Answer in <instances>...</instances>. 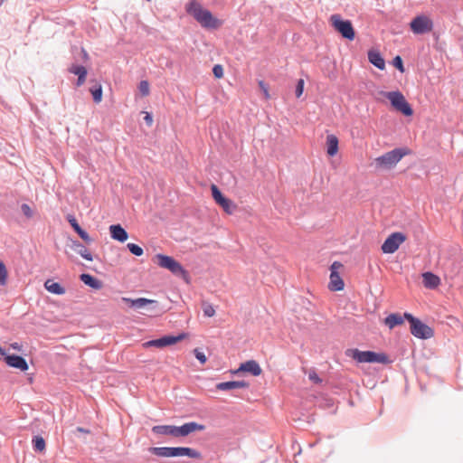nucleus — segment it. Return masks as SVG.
Segmentation results:
<instances>
[{
    "mask_svg": "<svg viewBox=\"0 0 463 463\" xmlns=\"http://www.w3.org/2000/svg\"><path fill=\"white\" fill-rule=\"evenodd\" d=\"M186 12L204 28L216 29L221 24L219 19L215 18L209 10L203 8L196 0L189 1Z\"/></svg>",
    "mask_w": 463,
    "mask_h": 463,
    "instance_id": "1",
    "label": "nucleus"
},
{
    "mask_svg": "<svg viewBox=\"0 0 463 463\" xmlns=\"http://www.w3.org/2000/svg\"><path fill=\"white\" fill-rule=\"evenodd\" d=\"M345 354L359 364H389L392 362L386 354L371 350L361 351L357 348L347 349Z\"/></svg>",
    "mask_w": 463,
    "mask_h": 463,
    "instance_id": "2",
    "label": "nucleus"
},
{
    "mask_svg": "<svg viewBox=\"0 0 463 463\" xmlns=\"http://www.w3.org/2000/svg\"><path fill=\"white\" fill-rule=\"evenodd\" d=\"M149 451L157 457L176 458L188 457L191 458H202L200 451L189 447H151Z\"/></svg>",
    "mask_w": 463,
    "mask_h": 463,
    "instance_id": "3",
    "label": "nucleus"
},
{
    "mask_svg": "<svg viewBox=\"0 0 463 463\" xmlns=\"http://www.w3.org/2000/svg\"><path fill=\"white\" fill-rule=\"evenodd\" d=\"M380 94L390 100L391 106L405 117L413 115V109L400 90L380 91Z\"/></svg>",
    "mask_w": 463,
    "mask_h": 463,
    "instance_id": "4",
    "label": "nucleus"
},
{
    "mask_svg": "<svg viewBox=\"0 0 463 463\" xmlns=\"http://www.w3.org/2000/svg\"><path fill=\"white\" fill-rule=\"evenodd\" d=\"M404 317L409 322L411 334L414 337L427 340L434 335V330L412 314L404 312Z\"/></svg>",
    "mask_w": 463,
    "mask_h": 463,
    "instance_id": "5",
    "label": "nucleus"
},
{
    "mask_svg": "<svg viewBox=\"0 0 463 463\" xmlns=\"http://www.w3.org/2000/svg\"><path fill=\"white\" fill-rule=\"evenodd\" d=\"M411 150L407 147H396L375 159L376 165L384 169L394 167L403 156L409 155Z\"/></svg>",
    "mask_w": 463,
    "mask_h": 463,
    "instance_id": "6",
    "label": "nucleus"
},
{
    "mask_svg": "<svg viewBox=\"0 0 463 463\" xmlns=\"http://www.w3.org/2000/svg\"><path fill=\"white\" fill-rule=\"evenodd\" d=\"M334 29L341 34L344 39L353 41L355 38V31L350 20L343 19L340 14H332L330 17Z\"/></svg>",
    "mask_w": 463,
    "mask_h": 463,
    "instance_id": "7",
    "label": "nucleus"
},
{
    "mask_svg": "<svg viewBox=\"0 0 463 463\" xmlns=\"http://www.w3.org/2000/svg\"><path fill=\"white\" fill-rule=\"evenodd\" d=\"M157 259V264L167 270H169L172 274L175 276H180L184 279L188 277L187 271L184 269L180 262H178L175 259L171 256L158 253L156 255Z\"/></svg>",
    "mask_w": 463,
    "mask_h": 463,
    "instance_id": "8",
    "label": "nucleus"
},
{
    "mask_svg": "<svg viewBox=\"0 0 463 463\" xmlns=\"http://www.w3.org/2000/svg\"><path fill=\"white\" fill-rule=\"evenodd\" d=\"M186 336H187V335L185 333H180L176 335H165L159 338L146 341L143 344V345L146 348H148V347L163 348L165 346L175 345L176 343L184 340Z\"/></svg>",
    "mask_w": 463,
    "mask_h": 463,
    "instance_id": "9",
    "label": "nucleus"
},
{
    "mask_svg": "<svg viewBox=\"0 0 463 463\" xmlns=\"http://www.w3.org/2000/svg\"><path fill=\"white\" fill-rule=\"evenodd\" d=\"M433 21L425 14L416 15L410 23V29L414 34H425L433 29Z\"/></svg>",
    "mask_w": 463,
    "mask_h": 463,
    "instance_id": "10",
    "label": "nucleus"
},
{
    "mask_svg": "<svg viewBox=\"0 0 463 463\" xmlns=\"http://www.w3.org/2000/svg\"><path fill=\"white\" fill-rule=\"evenodd\" d=\"M406 241V235L401 232L391 233L383 241L381 250L385 254L394 253L400 245Z\"/></svg>",
    "mask_w": 463,
    "mask_h": 463,
    "instance_id": "11",
    "label": "nucleus"
},
{
    "mask_svg": "<svg viewBox=\"0 0 463 463\" xmlns=\"http://www.w3.org/2000/svg\"><path fill=\"white\" fill-rule=\"evenodd\" d=\"M211 192L215 203L219 204L227 213H232L236 208V205L233 203V202L227 198L215 184H212Z\"/></svg>",
    "mask_w": 463,
    "mask_h": 463,
    "instance_id": "12",
    "label": "nucleus"
},
{
    "mask_svg": "<svg viewBox=\"0 0 463 463\" xmlns=\"http://www.w3.org/2000/svg\"><path fill=\"white\" fill-rule=\"evenodd\" d=\"M4 361L9 367L20 369L21 371H26L29 368L26 360L23 356L15 354H6L5 357H4Z\"/></svg>",
    "mask_w": 463,
    "mask_h": 463,
    "instance_id": "13",
    "label": "nucleus"
},
{
    "mask_svg": "<svg viewBox=\"0 0 463 463\" xmlns=\"http://www.w3.org/2000/svg\"><path fill=\"white\" fill-rule=\"evenodd\" d=\"M66 220L71 224L73 231L80 236L81 240H83L86 243H90L92 241V239L90 238L89 233L80 227L73 214H67Z\"/></svg>",
    "mask_w": 463,
    "mask_h": 463,
    "instance_id": "14",
    "label": "nucleus"
},
{
    "mask_svg": "<svg viewBox=\"0 0 463 463\" xmlns=\"http://www.w3.org/2000/svg\"><path fill=\"white\" fill-rule=\"evenodd\" d=\"M109 234H110L111 239H113L118 242L123 243L128 239V232L119 223L111 224L109 227Z\"/></svg>",
    "mask_w": 463,
    "mask_h": 463,
    "instance_id": "15",
    "label": "nucleus"
},
{
    "mask_svg": "<svg viewBox=\"0 0 463 463\" xmlns=\"http://www.w3.org/2000/svg\"><path fill=\"white\" fill-rule=\"evenodd\" d=\"M179 437H186L194 431H202L205 430V425L197 423L195 421L185 422L178 426Z\"/></svg>",
    "mask_w": 463,
    "mask_h": 463,
    "instance_id": "16",
    "label": "nucleus"
},
{
    "mask_svg": "<svg viewBox=\"0 0 463 463\" xmlns=\"http://www.w3.org/2000/svg\"><path fill=\"white\" fill-rule=\"evenodd\" d=\"M250 383L246 381H228L222 382L216 384V389L219 391H231L234 389H247Z\"/></svg>",
    "mask_w": 463,
    "mask_h": 463,
    "instance_id": "17",
    "label": "nucleus"
},
{
    "mask_svg": "<svg viewBox=\"0 0 463 463\" xmlns=\"http://www.w3.org/2000/svg\"><path fill=\"white\" fill-rule=\"evenodd\" d=\"M122 300L128 304L130 307H133L135 309L143 308L148 305H155L157 306V301L154 299H148L146 298H123Z\"/></svg>",
    "mask_w": 463,
    "mask_h": 463,
    "instance_id": "18",
    "label": "nucleus"
},
{
    "mask_svg": "<svg viewBox=\"0 0 463 463\" xmlns=\"http://www.w3.org/2000/svg\"><path fill=\"white\" fill-rule=\"evenodd\" d=\"M69 72L77 75L78 79L76 81V86L80 87L81 86L85 80L88 74V71L85 66L81 64H71V67L68 69Z\"/></svg>",
    "mask_w": 463,
    "mask_h": 463,
    "instance_id": "19",
    "label": "nucleus"
},
{
    "mask_svg": "<svg viewBox=\"0 0 463 463\" xmlns=\"http://www.w3.org/2000/svg\"><path fill=\"white\" fill-rule=\"evenodd\" d=\"M152 432L157 435L179 437L178 426L175 425H156L152 428Z\"/></svg>",
    "mask_w": 463,
    "mask_h": 463,
    "instance_id": "20",
    "label": "nucleus"
},
{
    "mask_svg": "<svg viewBox=\"0 0 463 463\" xmlns=\"http://www.w3.org/2000/svg\"><path fill=\"white\" fill-rule=\"evenodd\" d=\"M368 61L377 69L383 71L385 69V61L379 51L371 49L367 53Z\"/></svg>",
    "mask_w": 463,
    "mask_h": 463,
    "instance_id": "21",
    "label": "nucleus"
},
{
    "mask_svg": "<svg viewBox=\"0 0 463 463\" xmlns=\"http://www.w3.org/2000/svg\"><path fill=\"white\" fill-rule=\"evenodd\" d=\"M241 370L248 373L252 376H259L262 373V369L255 360H248L241 364Z\"/></svg>",
    "mask_w": 463,
    "mask_h": 463,
    "instance_id": "22",
    "label": "nucleus"
},
{
    "mask_svg": "<svg viewBox=\"0 0 463 463\" xmlns=\"http://www.w3.org/2000/svg\"><path fill=\"white\" fill-rule=\"evenodd\" d=\"M422 282L425 288L434 289L440 284V279L433 272L426 271L422 274Z\"/></svg>",
    "mask_w": 463,
    "mask_h": 463,
    "instance_id": "23",
    "label": "nucleus"
},
{
    "mask_svg": "<svg viewBox=\"0 0 463 463\" xmlns=\"http://www.w3.org/2000/svg\"><path fill=\"white\" fill-rule=\"evenodd\" d=\"M70 247L76 251L79 255H80L84 260L91 261L93 260L92 254L88 250V249L79 241L71 240Z\"/></svg>",
    "mask_w": 463,
    "mask_h": 463,
    "instance_id": "24",
    "label": "nucleus"
},
{
    "mask_svg": "<svg viewBox=\"0 0 463 463\" xmlns=\"http://www.w3.org/2000/svg\"><path fill=\"white\" fill-rule=\"evenodd\" d=\"M404 320H406L404 314L401 315L400 313H391L384 318V324L390 329H393L394 327L402 325Z\"/></svg>",
    "mask_w": 463,
    "mask_h": 463,
    "instance_id": "25",
    "label": "nucleus"
},
{
    "mask_svg": "<svg viewBox=\"0 0 463 463\" xmlns=\"http://www.w3.org/2000/svg\"><path fill=\"white\" fill-rule=\"evenodd\" d=\"M345 283L342 278L340 277L338 271L332 270V274H330V281L328 284V288L331 291H340L344 289Z\"/></svg>",
    "mask_w": 463,
    "mask_h": 463,
    "instance_id": "26",
    "label": "nucleus"
},
{
    "mask_svg": "<svg viewBox=\"0 0 463 463\" xmlns=\"http://www.w3.org/2000/svg\"><path fill=\"white\" fill-rule=\"evenodd\" d=\"M44 288L48 292L57 296H61L66 292L65 288L61 283L51 279L44 282Z\"/></svg>",
    "mask_w": 463,
    "mask_h": 463,
    "instance_id": "27",
    "label": "nucleus"
},
{
    "mask_svg": "<svg viewBox=\"0 0 463 463\" xmlns=\"http://www.w3.org/2000/svg\"><path fill=\"white\" fill-rule=\"evenodd\" d=\"M80 281H82L86 286L93 288L99 289L102 288V281L94 277L90 273H82L80 276Z\"/></svg>",
    "mask_w": 463,
    "mask_h": 463,
    "instance_id": "28",
    "label": "nucleus"
},
{
    "mask_svg": "<svg viewBox=\"0 0 463 463\" xmlns=\"http://www.w3.org/2000/svg\"><path fill=\"white\" fill-rule=\"evenodd\" d=\"M338 138L335 135H328L326 137V153L329 156H334L338 152Z\"/></svg>",
    "mask_w": 463,
    "mask_h": 463,
    "instance_id": "29",
    "label": "nucleus"
},
{
    "mask_svg": "<svg viewBox=\"0 0 463 463\" xmlns=\"http://www.w3.org/2000/svg\"><path fill=\"white\" fill-rule=\"evenodd\" d=\"M33 450L36 453H44L46 450V441L40 435H34L31 440Z\"/></svg>",
    "mask_w": 463,
    "mask_h": 463,
    "instance_id": "30",
    "label": "nucleus"
},
{
    "mask_svg": "<svg viewBox=\"0 0 463 463\" xmlns=\"http://www.w3.org/2000/svg\"><path fill=\"white\" fill-rule=\"evenodd\" d=\"M90 92L95 103H99L102 99V88L100 85L95 86L90 89Z\"/></svg>",
    "mask_w": 463,
    "mask_h": 463,
    "instance_id": "31",
    "label": "nucleus"
},
{
    "mask_svg": "<svg viewBox=\"0 0 463 463\" xmlns=\"http://www.w3.org/2000/svg\"><path fill=\"white\" fill-rule=\"evenodd\" d=\"M127 248L130 251L131 254H133L137 257H140L144 253L143 248L136 243H132V242L128 243Z\"/></svg>",
    "mask_w": 463,
    "mask_h": 463,
    "instance_id": "32",
    "label": "nucleus"
},
{
    "mask_svg": "<svg viewBox=\"0 0 463 463\" xmlns=\"http://www.w3.org/2000/svg\"><path fill=\"white\" fill-rule=\"evenodd\" d=\"M7 281V269L5 264L0 260V285L4 286Z\"/></svg>",
    "mask_w": 463,
    "mask_h": 463,
    "instance_id": "33",
    "label": "nucleus"
},
{
    "mask_svg": "<svg viewBox=\"0 0 463 463\" xmlns=\"http://www.w3.org/2000/svg\"><path fill=\"white\" fill-rule=\"evenodd\" d=\"M392 65L400 71L404 72L405 68L403 65L402 58L400 55H396L392 61Z\"/></svg>",
    "mask_w": 463,
    "mask_h": 463,
    "instance_id": "34",
    "label": "nucleus"
},
{
    "mask_svg": "<svg viewBox=\"0 0 463 463\" xmlns=\"http://www.w3.org/2000/svg\"><path fill=\"white\" fill-rule=\"evenodd\" d=\"M203 315L207 317H212L215 314V309L211 304L203 303Z\"/></svg>",
    "mask_w": 463,
    "mask_h": 463,
    "instance_id": "35",
    "label": "nucleus"
},
{
    "mask_svg": "<svg viewBox=\"0 0 463 463\" xmlns=\"http://www.w3.org/2000/svg\"><path fill=\"white\" fill-rule=\"evenodd\" d=\"M194 354L195 358L200 362L201 364H204L207 361V357L203 351L199 348H195L194 350Z\"/></svg>",
    "mask_w": 463,
    "mask_h": 463,
    "instance_id": "36",
    "label": "nucleus"
},
{
    "mask_svg": "<svg viewBox=\"0 0 463 463\" xmlns=\"http://www.w3.org/2000/svg\"><path fill=\"white\" fill-rule=\"evenodd\" d=\"M304 85H305V81L303 79H299L297 81L296 90H295V94H296L297 98H300L301 95L303 94Z\"/></svg>",
    "mask_w": 463,
    "mask_h": 463,
    "instance_id": "37",
    "label": "nucleus"
},
{
    "mask_svg": "<svg viewBox=\"0 0 463 463\" xmlns=\"http://www.w3.org/2000/svg\"><path fill=\"white\" fill-rule=\"evenodd\" d=\"M139 91L143 96H147L149 94V84L147 80H141L139 83Z\"/></svg>",
    "mask_w": 463,
    "mask_h": 463,
    "instance_id": "38",
    "label": "nucleus"
},
{
    "mask_svg": "<svg viewBox=\"0 0 463 463\" xmlns=\"http://www.w3.org/2000/svg\"><path fill=\"white\" fill-rule=\"evenodd\" d=\"M213 74L216 79H221L223 76V68L221 64H215L213 67Z\"/></svg>",
    "mask_w": 463,
    "mask_h": 463,
    "instance_id": "39",
    "label": "nucleus"
},
{
    "mask_svg": "<svg viewBox=\"0 0 463 463\" xmlns=\"http://www.w3.org/2000/svg\"><path fill=\"white\" fill-rule=\"evenodd\" d=\"M308 378L315 383H320L322 382V379L317 375L316 372L309 373Z\"/></svg>",
    "mask_w": 463,
    "mask_h": 463,
    "instance_id": "40",
    "label": "nucleus"
},
{
    "mask_svg": "<svg viewBox=\"0 0 463 463\" xmlns=\"http://www.w3.org/2000/svg\"><path fill=\"white\" fill-rule=\"evenodd\" d=\"M80 61L82 62H87L89 61V53L87 52V51L84 49V48H80Z\"/></svg>",
    "mask_w": 463,
    "mask_h": 463,
    "instance_id": "41",
    "label": "nucleus"
},
{
    "mask_svg": "<svg viewBox=\"0 0 463 463\" xmlns=\"http://www.w3.org/2000/svg\"><path fill=\"white\" fill-rule=\"evenodd\" d=\"M144 120L147 126H151L153 123V116L149 112H146V115L144 117Z\"/></svg>",
    "mask_w": 463,
    "mask_h": 463,
    "instance_id": "42",
    "label": "nucleus"
},
{
    "mask_svg": "<svg viewBox=\"0 0 463 463\" xmlns=\"http://www.w3.org/2000/svg\"><path fill=\"white\" fill-rule=\"evenodd\" d=\"M21 208H22V212H23V213H24L26 217H29V212H30L29 204H28V203H23Z\"/></svg>",
    "mask_w": 463,
    "mask_h": 463,
    "instance_id": "43",
    "label": "nucleus"
},
{
    "mask_svg": "<svg viewBox=\"0 0 463 463\" xmlns=\"http://www.w3.org/2000/svg\"><path fill=\"white\" fill-rule=\"evenodd\" d=\"M259 84H260V89L263 90L265 97L269 98V95L268 88L266 87L265 83L262 80H260Z\"/></svg>",
    "mask_w": 463,
    "mask_h": 463,
    "instance_id": "44",
    "label": "nucleus"
},
{
    "mask_svg": "<svg viewBox=\"0 0 463 463\" xmlns=\"http://www.w3.org/2000/svg\"><path fill=\"white\" fill-rule=\"evenodd\" d=\"M342 266V264L338 261H334L330 267V274H332V270H336L337 271V269L340 268Z\"/></svg>",
    "mask_w": 463,
    "mask_h": 463,
    "instance_id": "45",
    "label": "nucleus"
},
{
    "mask_svg": "<svg viewBox=\"0 0 463 463\" xmlns=\"http://www.w3.org/2000/svg\"><path fill=\"white\" fill-rule=\"evenodd\" d=\"M76 430H77V431H79V432H82V433H90V430H89L84 429V428H82V427H78Z\"/></svg>",
    "mask_w": 463,
    "mask_h": 463,
    "instance_id": "46",
    "label": "nucleus"
},
{
    "mask_svg": "<svg viewBox=\"0 0 463 463\" xmlns=\"http://www.w3.org/2000/svg\"><path fill=\"white\" fill-rule=\"evenodd\" d=\"M241 373H243V371L241 370V365L237 369L232 371V374H236V375Z\"/></svg>",
    "mask_w": 463,
    "mask_h": 463,
    "instance_id": "47",
    "label": "nucleus"
},
{
    "mask_svg": "<svg viewBox=\"0 0 463 463\" xmlns=\"http://www.w3.org/2000/svg\"><path fill=\"white\" fill-rule=\"evenodd\" d=\"M0 354L3 355L4 357H5V355L8 354L5 351V349L3 348L1 345H0Z\"/></svg>",
    "mask_w": 463,
    "mask_h": 463,
    "instance_id": "48",
    "label": "nucleus"
}]
</instances>
